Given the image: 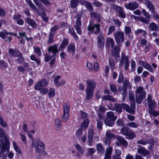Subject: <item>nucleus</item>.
I'll return each instance as SVG.
<instances>
[{"instance_id":"obj_1","label":"nucleus","mask_w":159,"mask_h":159,"mask_svg":"<svg viewBox=\"0 0 159 159\" xmlns=\"http://www.w3.org/2000/svg\"><path fill=\"white\" fill-rule=\"evenodd\" d=\"M146 93L143 87H139L136 90V102L140 103L145 98Z\"/></svg>"},{"instance_id":"obj_2","label":"nucleus","mask_w":159,"mask_h":159,"mask_svg":"<svg viewBox=\"0 0 159 159\" xmlns=\"http://www.w3.org/2000/svg\"><path fill=\"white\" fill-rule=\"evenodd\" d=\"M114 36L116 44L122 46V43L125 41L124 34L122 31H117L114 33Z\"/></svg>"},{"instance_id":"obj_3","label":"nucleus","mask_w":159,"mask_h":159,"mask_svg":"<svg viewBox=\"0 0 159 159\" xmlns=\"http://www.w3.org/2000/svg\"><path fill=\"white\" fill-rule=\"evenodd\" d=\"M120 133L123 135L128 136L129 139H132L135 137L134 132L129 128L124 127L120 129Z\"/></svg>"},{"instance_id":"obj_4","label":"nucleus","mask_w":159,"mask_h":159,"mask_svg":"<svg viewBox=\"0 0 159 159\" xmlns=\"http://www.w3.org/2000/svg\"><path fill=\"white\" fill-rule=\"evenodd\" d=\"M63 113L61 119L64 122H66L69 117V110L70 108V104L67 103L63 104Z\"/></svg>"},{"instance_id":"obj_5","label":"nucleus","mask_w":159,"mask_h":159,"mask_svg":"<svg viewBox=\"0 0 159 159\" xmlns=\"http://www.w3.org/2000/svg\"><path fill=\"white\" fill-rule=\"evenodd\" d=\"M122 108L124 109L127 112L132 114H134L135 112L134 109L135 106L134 103H133L131 105V107H130L129 105L125 103H122Z\"/></svg>"},{"instance_id":"obj_6","label":"nucleus","mask_w":159,"mask_h":159,"mask_svg":"<svg viewBox=\"0 0 159 159\" xmlns=\"http://www.w3.org/2000/svg\"><path fill=\"white\" fill-rule=\"evenodd\" d=\"M86 83L87 84V90L93 91L95 88L97 83L93 80H86Z\"/></svg>"},{"instance_id":"obj_7","label":"nucleus","mask_w":159,"mask_h":159,"mask_svg":"<svg viewBox=\"0 0 159 159\" xmlns=\"http://www.w3.org/2000/svg\"><path fill=\"white\" fill-rule=\"evenodd\" d=\"M100 25L98 24H94L92 26L90 23L88 27L89 30L91 31L93 33L95 34L99 33L100 31Z\"/></svg>"},{"instance_id":"obj_8","label":"nucleus","mask_w":159,"mask_h":159,"mask_svg":"<svg viewBox=\"0 0 159 159\" xmlns=\"http://www.w3.org/2000/svg\"><path fill=\"white\" fill-rule=\"evenodd\" d=\"M105 39L102 34H99L97 37L98 47L101 49L103 48L104 47Z\"/></svg>"},{"instance_id":"obj_9","label":"nucleus","mask_w":159,"mask_h":159,"mask_svg":"<svg viewBox=\"0 0 159 159\" xmlns=\"http://www.w3.org/2000/svg\"><path fill=\"white\" fill-rule=\"evenodd\" d=\"M115 137V135L111 133L110 131H107L106 133V138L104 141L105 144L109 146L110 144L111 139Z\"/></svg>"},{"instance_id":"obj_10","label":"nucleus","mask_w":159,"mask_h":159,"mask_svg":"<svg viewBox=\"0 0 159 159\" xmlns=\"http://www.w3.org/2000/svg\"><path fill=\"white\" fill-rule=\"evenodd\" d=\"M121 46L117 45L114 46L111 50V55L115 56V58L117 59L120 57L119 52L120 51V47Z\"/></svg>"},{"instance_id":"obj_11","label":"nucleus","mask_w":159,"mask_h":159,"mask_svg":"<svg viewBox=\"0 0 159 159\" xmlns=\"http://www.w3.org/2000/svg\"><path fill=\"white\" fill-rule=\"evenodd\" d=\"M76 17H78V19L76 20V24L74 25V27L77 33L79 34H81V22L80 18L79 17L78 15H77Z\"/></svg>"},{"instance_id":"obj_12","label":"nucleus","mask_w":159,"mask_h":159,"mask_svg":"<svg viewBox=\"0 0 159 159\" xmlns=\"http://www.w3.org/2000/svg\"><path fill=\"white\" fill-rule=\"evenodd\" d=\"M113 148L111 147H109L106 148L104 159H111V155L112 153Z\"/></svg>"},{"instance_id":"obj_13","label":"nucleus","mask_w":159,"mask_h":159,"mask_svg":"<svg viewBox=\"0 0 159 159\" xmlns=\"http://www.w3.org/2000/svg\"><path fill=\"white\" fill-rule=\"evenodd\" d=\"M36 13L41 16L43 20L46 22L48 21V17L46 16V13L43 11H35Z\"/></svg>"},{"instance_id":"obj_14","label":"nucleus","mask_w":159,"mask_h":159,"mask_svg":"<svg viewBox=\"0 0 159 159\" xmlns=\"http://www.w3.org/2000/svg\"><path fill=\"white\" fill-rule=\"evenodd\" d=\"M147 99L148 102L149 110L153 109L155 108L156 107L155 102L154 100H152V96L151 95H149Z\"/></svg>"},{"instance_id":"obj_15","label":"nucleus","mask_w":159,"mask_h":159,"mask_svg":"<svg viewBox=\"0 0 159 159\" xmlns=\"http://www.w3.org/2000/svg\"><path fill=\"white\" fill-rule=\"evenodd\" d=\"M137 152L141 154L143 157H145L150 153V152L148 150H146L143 147L139 148Z\"/></svg>"},{"instance_id":"obj_16","label":"nucleus","mask_w":159,"mask_h":159,"mask_svg":"<svg viewBox=\"0 0 159 159\" xmlns=\"http://www.w3.org/2000/svg\"><path fill=\"white\" fill-rule=\"evenodd\" d=\"M9 54L11 56L17 57L22 56V54L18 50H14L13 49L10 48L8 51Z\"/></svg>"},{"instance_id":"obj_17","label":"nucleus","mask_w":159,"mask_h":159,"mask_svg":"<svg viewBox=\"0 0 159 159\" xmlns=\"http://www.w3.org/2000/svg\"><path fill=\"white\" fill-rule=\"evenodd\" d=\"M125 6L127 9L130 10H134L138 7V4L135 2H130L125 5Z\"/></svg>"},{"instance_id":"obj_18","label":"nucleus","mask_w":159,"mask_h":159,"mask_svg":"<svg viewBox=\"0 0 159 159\" xmlns=\"http://www.w3.org/2000/svg\"><path fill=\"white\" fill-rule=\"evenodd\" d=\"M57 48V44H55L53 46H51L48 48V51L49 52H52L54 56H56V53L58 52Z\"/></svg>"},{"instance_id":"obj_19","label":"nucleus","mask_w":159,"mask_h":159,"mask_svg":"<svg viewBox=\"0 0 159 159\" xmlns=\"http://www.w3.org/2000/svg\"><path fill=\"white\" fill-rule=\"evenodd\" d=\"M149 30L151 31L158 32L159 31V27L158 25L156 23L152 22L148 26Z\"/></svg>"},{"instance_id":"obj_20","label":"nucleus","mask_w":159,"mask_h":159,"mask_svg":"<svg viewBox=\"0 0 159 159\" xmlns=\"http://www.w3.org/2000/svg\"><path fill=\"white\" fill-rule=\"evenodd\" d=\"M115 43L112 38H107L106 39V48H109L111 45L112 48H113L114 46Z\"/></svg>"},{"instance_id":"obj_21","label":"nucleus","mask_w":159,"mask_h":159,"mask_svg":"<svg viewBox=\"0 0 159 159\" xmlns=\"http://www.w3.org/2000/svg\"><path fill=\"white\" fill-rule=\"evenodd\" d=\"M69 43V41L68 39L66 38H64L59 48V51H62L63 50L65 47L67 46Z\"/></svg>"},{"instance_id":"obj_22","label":"nucleus","mask_w":159,"mask_h":159,"mask_svg":"<svg viewBox=\"0 0 159 159\" xmlns=\"http://www.w3.org/2000/svg\"><path fill=\"white\" fill-rule=\"evenodd\" d=\"M129 61V57L128 56H125V54L123 53L121 54L120 63L119 65V67H121L123 66L125 62Z\"/></svg>"},{"instance_id":"obj_23","label":"nucleus","mask_w":159,"mask_h":159,"mask_svg":"<svg viewBox=\"0 0 159 159\" xmlns=\"http://www.w3.org/2000/svg\"><path fill=\"white\" fill-rule=\"evenodd\" d=\"M98 152L101 154H103L105 152V149L101 143H99L96 145Z\"/></svg>"},{"instance_id":"obj_24","label":"nucleus","mask_w":159,"mask_h":159,"mask_svg":"<svg viewBox=\"0 0 159 159\" xmlns=\"http://www.w3.org/2000/svg\"><path fill=\"white\" fill-rule=\"evenodd\" d=\"M117 139L119 143L122 145L126 147L128 145V143L125 139L122 137L120 136H118Z\"/></svg>"},{"instance_id":"obj_25","label":"nucleus","mask_w":159,"mask_h":159,"mask_svg":"<svg viewBox=\"0 0 159 159\" xmlns=\"http://www.w3.org/2000/svg\"><path fill=\"white\" fill-rule=\"evenodd\" d=\"M106 118L115 121L116 119L117 116H115L114 113L113 112L109 111L107 113Z\"/></svg>"},{"instance_id":"obj_26","label":"nucleus","mask_w":159,"mask_h":159,"mask_svg":"<svg viewBox=\"0 0 159 159\" xmlns=\"http://www.w3.org/2000/svg\"><path fill=\"white\" fill-rule=\"evenodd\" d=\"M142 64L143 66L146 69H147L150 72L153 73V70L152 67L151 65L148 64L146 62H144L143 61H141Z\"/></svg>"},{"instance_id":"obj_27","label":"nucleus","mask_w":159,"mask_h":159,"mask_svg":"<svg viewBox=\"0 0 159 159\" xmlns=\"http://www.w3.org/2000/svg\"><path fill=\"white\" fill-rule=\"evenodd\" d=\"M104 123L107 126L112 127L114 124V121L105 118L104 120Z\"/></svg>"},{"instance_id":"obj_28","label":"nucleus","mask_w":159,"mask_h":159,"mask_svg":"<svg viewBox=\"0 0 159 159\" xmlns=\"http://www.w3.org/2000/svg\"><path fill=\"white\" fill-rule=\"evenodd\" d=\"M67 51L74 54L75 51V47L74 44L73 43H70L67 47Z\"/></svg>"},{"instance_id":"obj_29","label":"nucleus","mask_w":159,"mask_h":159,"mask_svg":"<svg viewBox=\"0 0 159 159\" xmlns=\"http://www.w3.org/2000/svg\"><path fill=\"white\" fill-rule=\"evenodd\" d=\"M103 100L112 101L113 102H116V100L112 96L110 95H104L102 97Z\"/></svg>"},{"instance_id":"obj_30","label":"nucleus","mask_w":159,"mask_h":159,"mask_svg":"<svg viewBox=\"0 0 159 159\" xmlns=\"http://www.w3.org/2000/svg\"><path fill=\"white\" fill-rule=\"evenodd\" d=\"M27 23L33 27H36V24L35 21L30 18H27L25 19Z\"/></svg>"},{"instance_id":"obj_31","label":"nucleus","mask_w":159,"mask_h":159,"mask_svg":"<svg viewBox=\"0 0 159 159\" xmlns=\"http://www.w3.org/2000/svg\"><path fill=\"white\" fill-rule=\"evenodd\" d=\"M121 105L122 103L119 104L116 103L115 104L114 107H115V110L116 111L119 113L122 112V106Z\"/></svg>"},{"instance_id":"obj_32","label":"nucleus","mask_w":159,"mask_h":159,"mask_svg":"<svg viewBox=\"0 0 159 159\" xmlns=\"http://www.w3.org/2000/svg\"><path fill=\"white\" fill-rule=\"evenodd\" d=\"M90 15L92 17L94 18L97 19L98 22H100L101 16L99 14L95 12H93L90 14Z\"/></svg>"},{"instance_id":"obj_33","label":"nucleus","mask_w":159,"mask_h":159,"mask_svg":"<svg viewBox=\"0 0 159 159\" xmlns=\"http://www.w3.org/2000/svg\"><path fill=\"white\" fill-rule=\"evenodd\" d=\"M79 3V0H71L70 4L72 8H76Z\"/></svg>"},{"instance_id":"obj_34","label":"nucleus","mask_w":159,"mask_h":159,"mask_svg":"<svg viewBox=\"0 0 159 159\" xmlns=\"http://www.w3.org/2000/svg\"><path fill=\"white\" fill-rule=\"evenodd\" d=\"M55 122L56 129L57 130H60L61 128V122L59 119H56L55 120Z\"/></svg>"},{"instance_id":"obj_35","label":"nucleus","mask_w":159,"mask_h":159,"mask_svg":"<svg viewBox=\"0 0 159 159\" xmlns=\"http://www.w3.org/2000/svg\"><path fill=\"white\" fill-rule=\"evenodd\" d=\"M8 67V64L3 60L0 61V68L1 69H5Z\"/></svg>"},{"instance_id":"obj_36","label":"nucleus","mask_w":159,"mask_h":159,"mask_svg":"<svg viewBox=\"0 0 159 159\" xmlns=\"http://www.w3.org/2000/svg\"><path fill=\"white\" fill-rule=\"evenodd\" d=\"M86 99L87 100L91 99L93 96V91L86 90Z\"/></svg>"},{"instance_id":"obj_37","label":"nucleus","mask_w":159,"mask_h":159,"mask_svg":"<svg viewBox=\"0 0 159 159\" xmlns=\"http://www.w3.org/2000/svg\"><path fill=\"white\" fill-rule=\"evenodd\" d=\"M144 3L147 5V7L149 9L153 10L155 9L154 5L149 0H148L146 2H144Z\"/></svg>"},{"instance_id":"obj_38","label":"nucleus","mask_w":159,"mask_h":159,"mask_svg":"<svg viewBox=\"0 0 159 159\" xmlns=\"http://www.w3.org/2000/svg\"><path fill=\"white\" fill-rule=\"evenodd\" d=\"M126 125L127 126L133 127V128H137L139 124L134 122H129L126 124Z\"/></svg>"},{"instance_id":"obj_39","label":"nucleus","mask_w":159,"mask_h":159,"mask_svg":"<svg viewBox=\"0 0 159 159\" xmlns=\"http://www.w3.org/2000/svg\"><path fill=\"white\" fill-rule=\"evenodd\" d=\"M48 95L49 98L54 97L55 95V92L54 89L52 88H50L48 93Z\"/></svg>"},{"instance_id":"obj_40","label":"nucleus","mask_w":159,"mask_h":159,"mask_svg":"<svg viewBox=\"0 0 159 159\" xmlns=\"http://www.w3.org/2000/svg\"><path fill=\"white\" fill-rule=\"evenodd\" d=\"M131 85L129 82L128 80H125L124 81L123 84V87L124 89H127L128 87L131 88Z\"/></svg>"},{"instance_id":"obj_41","label":"nucleus","mask_w":159,"mask_h":159,"mask_svg":"<svg viewBox=\"0 0 159 159\" xmlns=\"http://www.w3.org/2000/svg\"><path fill=\"white\" fill-rule=\"evenodd\" d=\"M75 146L80 154H81V155H83L84 152V151L81 147L78 144H75Z\"/></svg>"},{"instance_id":"obj_42","label":"nucleus","mask_w":159,"mask_h":159,"mask_svg":"<svg viewBox=\"0 0 159 159\" xmlns=\"http://www.w3.org/2000/svg\"><path fill=\"white\" fill-rule=\"evenodd\" d=\"M148 112L150 114L152 115L154 117H156L159 115V111H156L152 109L149 110Z\"/></svg>"},{"instance_id":"obj_43","label":"nucleus","mask_w":159,"mask_h":159,"mask_svg":"<svg viewBox=\"0 0 159 159\" xmlns=\"http://www.w3.org/2000/svg\"><path fill=\"white\" fill-rule=\"evenodd\" d=\"M129 100L134 103V93L131 91H129Z\"/></svg>"},{"instance_id":"obj_44","label":"nucleus","mask_w":159,"mask_h":159,"mask_svg":"<svg viewBox=\"0 0 159 159\" xmlns=\"http://www.w3.org/2000/svg\"><path fill=\"white\" fill-rule=\"evenodd\" d=\"M69 31L70 34L73 36V37L76 39H78V37L76 34L73 28H69Z\"/></svg>"},{"instance_id":"obj_45","label":"nucleus","mask_w":159,"mask_h":159,"mask_svg":"<svg viewBox=\"0 0 159 159\" xmlns=\"http://www.w3.org/2000/svg\"><path fill=\"white\" fill-rule=\"evenodd\" d=\"M135 34H141L142 35L145 36L147 34L145 31L141 29H137L135 31Z\"/></svg>"},{"instance_id":"obj_46","label":"nucleus","mask_w":159,"mask_h":159,"mask_svg":"<svg viewBox=\"0 0 159 159\" xmlns=\"http://www.w3.org/2000/svg\"><path fill=\"white\" fill-rule=\"evenodd\" d=\"M89 121L88 119L85 120L81 124V126L82 128H86L89 125Z\"/></svg>"},{"instance_id":"obj_47","label":"nucleus","mask_w":159,"mask_h":159,"mask_svg":"<svg viewBox=\"0 0 159 159\" xmlns=\"http://www.w3.org/2000/svg\"><path fill=\"white\" fill-rule=\"evenodd\" d=\"M110 9L114 10H122L121 7L117 6L115 4H112L110 6Z\"/></svg>"},{"instance_id":"obj_48","label":"nucleus","mask_w":159,"mask_h":159,"mask_svg":"<svg viewBox=\"0 0 159 159\" xmlns=\"http://www.w3.org/2000/svg\"><path fill=\"white\" fill-rule=\"evenodd\" d=\"M59 28V26L55 25L53 27L50 29L51 32L50 33L54 34L56 32V31Z\"/></svg>"},{"instance_id":"obj_49","label":"nucleus","mask_w":159,"mask_h":159,"mask_svg":"<svg viewBox=\"0 0 159 159\" xmlns=\"http://www.w3.org/2000/svg\"><path fill=\"white\" fill-rule=\"evenodd\" d=\"M151 15L154 19L159 20V15L156 13L155 11H152Z\"/></svg>"},{"instance_id":"obj_50","label":"nucleus","mask_w":159,"mask_h":159,"mask_svg":"<svg viewBox=\"0 0 159 159\" xmlns=\"http://www.w3.org/2000/svg\"><path fill=\"white\" fill-rule=\"evenodd\" d=\"M34 51L36 54L39 56L40 57L41 55V52L40 48L38 47H36L34 48Z\"/></svg>"},{"instance_id":"obj_51","label":"nucleus","mask_w":159,"mask_h":159,"mask_svg":"<svg viewBox=\"0 0 159 159\" xmlns=\"http://www.w3.org/2000/svg\"><path fill=\"white\" fill-rule=\"evenodd\" d=\"M110 90L111 91L114 93H117V90L116 85L114 84H110L109 85Z\"/></svg>"},{"instance_id":"obj_52","label":"nucleus","mask_w":159,"mask_h":159,"mask_svg":"<svg viewBox=\"0 0 159 159\" xmlns=\"http://www.w3.org/2000/svg\"><path fill=\"white\" fill-rule=\"evenodd\" d=\"M13 144L14 148L16 151L20 154H21V152L19 148L17 146L16 143L15 142H13Z\"/></svg>"},{"instance_id":"obj_53","label":"nucleus","mask_w":159,"mask_h":159,"mask_svg":"<svg viewBox=\"0 0 159 159\" xmlns=\"http://www.w3.org/2000/svg\"><path fill=\"white\" fill-rule=\"evenodd\" d=\"M9 140L6 138H5L4 143H3L2 147H6V148H9Z\"/></svg>"},{"instance_id":"obj_54","label":"nucleus","mask_w":159,"mask_h":159,"mask_svg":"<svg viewBox=\"0 0 159 159\" xmlns=\"http://www.w3.org/2000/svg\"><path fill=\"white\" fill-rule=\"evenodd\" d=\"M96 151V150L93 148H89L88 150L87 154L89 155H93Z\"/></svg>"},{"instance_id":"obj_55","label":"nucleus","mask_w":159,"mask_h":159,"mask_svg":"<svg viewBox=\"0 0 159 159\" xmlns=\"http://www.w3.org/2000/svg\"><path fill=\"white\" fill-rule=\"evenodd\" d=\"M131 30L130 27L128 26H125V34L129 35L131 33Z\"/></svg>"},{"instance_id":"obj_56","label":"nucleus","mask_w":159,"mask_h":159,"mask_svg":"<svg viewBox=\"0 0 159 159\" xmlns=\"http://www.w3.org/2000/svg\"><path fill=\"white\" fill-rule=\"evenodd\" d=\"M116 13V14H118V16L122 18H125V15L122 11H117Z\"/></svg>"},{"instance_id":"obj_57","label":"nucleus","mask_w":159,"mask_h":159,"mask_svg":"<svg viewBox=\"0 0 159 159\" xmlns=\"http://www.w3.org/2000/svg\"><path fill=\"white\" fill-rule=\"evenodd\" d=\"M124 80V76L121 73H120L117 82L118 83H122Z\"/></svg>"},{"instance_id":"obj_58","label":"nucleus","mask_w":159,"mask_h":159,"mask_svg":"<svg viewBox=\"0 0 159 159\" xmlns=\"http://www.w3.org/2000/svg\"><path fill=\"white\" fill-rule=\"evenodd\" d=\"M109 64L111 67V69L112 70H113L114 69L115 66L114 61L111 58H109Z\"/></svg>"},{"instance_id":"obj_59","label":"nucleus","mask_w":159,"mask_h":159,"mask_svg":"<svg viewBox=\"0 0 159 159\" xmlns=\"http://www.w3.org/2000/svg\"><path fill=\"white\" fill-rule=\"evenodd\" d=\"M7 37V32L6 31L0 32V37L3 39H5Z\"/></svg>"},{"instance_id":"obj_60","label":"nucleus","mask_w":159,"mask_h":159,"mask_svg":"<svg viewBox=\"0 0 159 159\" xmlns=\"http://www.w3.org/2000/svg\"><path fill=\"white\" fill-rule=\"evenodd\" d=\"M26 1L29 6L32 9H34L36 8V7L34 4L31 0H26Z\"/></svg>"},{"instance_id":"obj_61","label":"nucleus","mask_w":159,"mask_h":159,"mask_svg":"<svg viewBox=\"0 0 159 159\" xmlns=\"http://www.w3.org/2000/svg\"><path fill=\"white\" fill-rule=\"evenodd\" d=\"M94 136L93 130L91 129H89L88 131V138L93 139Z\"/></svg>"},{"instance_id":"obj_62","label":"nucleus","mask_w":159,"mask_h":159,"mask_svg":"<svg viewBox=\"0 0 159 159\" xmlns=\"http://www.w3.org/2000/svg\"><path fill=\"white\" fill-rule=\"evenodd\" d=\"M97 126L99 129H101L103 125V122L102 120H97Z\"/></svg>"},{"instance_id":"obj_63","label":"nucleus","mask_w":159,"mask_h":159,"mask_svg":"<svg viewBox=\"0 0 159 159\" xmlns=\"http://www.w3.org/2000/svg\"><path fill=\"white\" fill-rule=\"evenodd\" d=\"M85 6L88 9L91 10L93 9V6L91 3L89 1L86 2Z\"/></svg>"},{"instance_id":"obj_64","label":"nucleus","mask_w":159,"mask_h":159,"mask_svg":"<svg viewBox=\"0 0 159 159\" xmlns=\"http://www.w3.org/2000/svg\"><path fill=\"white\" fill-rule=\"evenodd\" d=\"M40 92L41 93L44 95L48 92V90L46 88H42L40 90Z\"/></svg>"}]
</instances>
